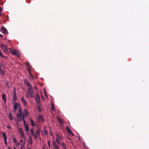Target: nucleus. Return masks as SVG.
Wrapping results in <instances>:
<instances>
[{"label":"nucleus","instance_id":"21","mask_svg":"<svg viewBox=\"0 0 149 149\" xmlns=\"http://www.w3.org/2000/svg\"><path fill=\"white\" fill-rule=\"evenodd\" d=\"M60 146H62L63 148L64 149H66V146L63 143H62V142H61V144L59 145Z\"/></svg>","mask_w":149,"mask_h":149},{"label":"nucleus","instance_id":"25","mask_svg":"<svg viewBox=\"0 0 149 149\" xmlns=\"http://www.w3.org/2000/svg\"><path fill=\"white\" fill-rule=\"evenodd\" d=\"M25 144V142H24L23 144H21V147H20V148L21 149H23L24 148V145Z\"/></svg>","mask_w":149,"mask_h":149},{"label":"nucleus","instance_id":"13","mask_svg":"<svg viewBox=\"0 0 149 149\" xmlns=\"http://www.w3.org/2000/svg\"><path fill=\"white\" fill-rule=\"evenodd\" d=\"M37 118L38 119L40 123H42L43 121V118L42 116L40 115H39L37 117Z\"/></svg>","mask_w":149,"mask_h":149},{"label":"nucleus","instance_id":"36","mask_svg":"<svg viewBox=\"0 0 149 149\" xmlns=\"http://www.w3.org/2000/svg\"><path fill=\"white\" fill-rule=\"evenodd\" d=\"M2 10V8H1V7H0V11H1Z\"/></svg>","mask_w":149,"mask_h":149},{"label":"nucleus","instance_id":"37","mask_svg":"<svg viewBox=\"0 0 149 149\" xmlns=\"http://www.w3.org/2000/svg\"><path fill=\"white\" fill-rule=\"evenodd\" d=\"M8 49H9L11 52V51L12 50L10 48H8Z\"/></svg>","mask_w":149,"mask_h":149},{"label":"nucleus","instance_id":"10","mask_svg":"<svg viewBox=\"0 0 149 149\" xmlns=\"http://www.w3.org/2000/svg\"><path fill=\"white\" fill-rule=\"evenodd\" d=\"M19 106V104L18 103H15L14 105V110L13 111L15 112L16 111L17 108Z\"/></svg>","mask_w":149,"mask_h":149},{"label":"nucleus","instance_id":"39","mask_svg":"<svg viewBox=\"0 0 149 149\" xmlns=\"http://www.w3.org/2000/svg\"><path fill=\"white\" fill-rule=\"evenodd\" d=\"M8 149H12V148L10 147H9L8 148Z\"/></svg>","mask_w":149,"mask_h":149},{"label":"nucleus","instance_id":"27","mask_svg":"<svg viewBox=\"0 0 149 149\" xmlns=\"http://www.w3.org/2000/svg\"><path fill=\"white\" fill-rule=\"evenodd\" d=\"M18 112L19 113V114H22V109L20 107L19 109Z\"/></svg>","mask_w":149,"mask_h":149},{"label":"nucleus","instance_id":"5","mask_svg":"<svg viewBox=\"0 0 149 149\" xmlns=\"http://www.w3.org/2000/svg\"><path fill=\"white\" fill-rule=\"evenodd\" d=\"M18 131L19 132V134L20 135V138H23L25 140V138L24 136V132L22 130V129L20 128H19L18 130Z\"/></svg>","mask_w":149,"mask_h":149},{"label":"nucleus","instance_id":"41","mask_svg":"<svg viewBox=\"0 0 149 149\" xmlns=\"http://www.w3.org/2000/svg\"><path fill=\"white\" fill-rule=\"evenodd\" d=\"M30 76H31V77L32 78H33V76H32V75L31 74H30Z\"/></svg>","mask_w":149,"mask_h":149},{"label":"nucleus","instance_id":"47","mask_svg":"<svg viewBox=\"0 0 149 149\" xmlns=\"http://www.w3.org/2000/svg\"><path fill=\"white\" fill-rule=\"evenodd\" d=\"M83 145H85V144H84V143H83Z\"/></svg>","mask_w":149,"mask_h":149},{"label":"nucleus","instance_id":"19","mask_svg":"<svg viewBox=\"0 0 149 149\" xmlns=\"http://www.w3.org/2000/svg\"><path fill=\"white\" fill-rule=\"evenodd\" d=\"M8 117L9 119L11 120H13V117L12 115V114L11 113H9V114H8Z\"/></svg>","mask_w":149,"mask_h":149},{"label":"nucleus","instance_id":"45","mask_svg":"<svg viewBox=\"0 0 149 149\" xmlns=\"http://www.w3.org/2000/svg\"><path fill=\"white\" fill-rule=\"evenodd\" d=\"M1 13H0V16H1Z\"/></svg>","mask_w":149,"mask_h":149},{"label":"nucleus","instance_id":"11","mask_svg":"<svg viewBox=\"0 0 149 149\" xmlns=\"http://www.w3.org/2000/svg\"><path fill=\"white\" fill-rule=\"evenodd\" d=\"M35 100L37 103L39 104L40 102V98L38 96V94H37V95L35 97Z\"/></svg>","mask_w":149,"mask_h":149},{"label":"nucleus","instance_id":"44","mask_svg":"<svg viewBox=\"0 0 149 149\" xmlns=\"http://www.w3.org/2000/svg\"><path fill=\"white\" fill-rule=\"evenodd\" d=\"M13 148L14 149H16L15 147H14Z\"/></svg>","mask_w":149,"mask_h":149},{"label":"nucleus","instance_id":"9","mask_svg":"<svg viewBox=\"0 0 149 149\" xmlns=\"http://www.w3.org/2000/svg\"><path fill=\"white\" fill-rule=\"evenodd\" d=\"M21 101L24 106H27V102L26 101V100L23 97H22L21 98Z\"/></svg>","mask_w":149,"mask_h":149},{"label":"nucleus","instance_id":"15","mask_svg":"<svg viewBox=\"0 0 149 149\" xmlns=\"http://www.w3.org/2000/svg\"><path fill=\"white\" fill-rule=\"evenodd\" d=\"M2 66V64L1 63H0V73L2 75H4L5 74V71L2 70L1 69V67Z\"/></svg>","mask_w":149,"mask_h":149},{"label":"nucleus","instance_id":"43","mask_svg":"<svg viewBox=\"0 0 149 149\" xmlns=\"http://www.w3.org/2000/svg\"><path fill=\"white\" fill-rule=\"evenodd\" d=\"M0 37H2V35L1 34H0Z\"/></svg>","mask_w":149,"mask_h":149},{"label":"nucleus","instance_id":"49","mask_svg":"<svg viewBox=\"0 0 149 149\" xmlns=\"http://www.w3.org/2000/svg\"><path fill=\"white\" fill-rule=\"evenodd\" d=\"M28 149H31V148H29Z\"/></svg>","mask_w":149,"mask_h":149},{"label":"nucleus","instance_id":"40","mask_svg":"<svg viewBox=\"0 0 149 149\" xmlns=\"http://www.w3.org/2000/svg\"><path fill=\"white\" fill-rule=\"evenodd\" d=\"M34 88H35V89H37V87H36V86H35V87H34Z\"/></svg>","mask_w":149,"mask_h":149},{"label":"nucleus","instance_id":"20","mask_svg":"<svg viewBox=\"0 0 149 149\" xmlns=\"http://www.w3.org/2000/svg\"><path fill=\"white\" fill-rule=\"evenodd\" d=\"M28 142L29 144H31L32 143V137L31 136L29 137V140H28Z\"/></svg>","mask_w":149,"mask_h":149},{"label":"nucleus","instance_id":"6","mask_svg":"<svg viewBox=\"0 0 149 149\" xmlns=\"http://www.w3.org/2000/svg\"><path fill=\"white\" fill-rule=\"evenodd\" d=\"M11 53L13 55H15L18 57L20 56L19 52L16 50H13L11 51Z\"/></svg>","mask_w":149,"mask_h":149},{"label":"nucleus","instance_id":"26","mask_svg":"<svg viewBox=\"0 0 149 149\" xmlns=\"http://www.w3.org/2000/svg\"><path fill=\"white\" fill-rule=\"evenodd\" d=\"M2 135L3 136V137L4 139H7L6 134L4 132H3V133Z\"/></svg>","mask_w":149,"mask_h":149},{"label":"nucleus","instance_id":"31","mask_svg":"<svg viewBox=\"0 0 149 149\" xmlns=\"http://www.w3.org/2000/svg\"><path fill=\"white\" fill-rule=\"evenodd\" d=\"M13 141H14L15 143H17V141L15 138H14L13 139Z\"/></svg>","mask_w":149,"mask_h":149},{"label":"nucleus","instance_id":"30","mask_svg":"<svg viewBox=\"0 0 149 149\" xmlns=\"http://www.w3.org/2000/svg\"><path fill=\"white\" fill-rule=\"evenodd\" d=\"M48 144L49 145V148H50V142L49 141H48Z\"/></svg>","mask_w":149,"mask_h":149},{"label":"nucleus","instance_id":"16","mask_svg":"<svg viewBox=\"0 0 149 149\" xmlns=\"http://www.w3.org/2000/svg\"><path fill=\"white\" fill-rule=\"evenodd\" d=\"M1 31L4 34H6L8 33L6 29L4 27H2L1 28Z\"/></svg>","mask_w":149,"mask_h":149},{"label":"nucleus","instance_id":"46","mask_svg":"<svg viewBox=\"0 0 149 149\" xmlns=\"http://www.w3.org/2000/svg\"><path fill=\"white\" fill-rule=\"evenodd\" d=\"M39 139H40V140H41V138H39Z\"/></svg>","mask_w":149,"mask_h":149},{"label":"nucleus","instance_id":"7","mask_svg":"<svg viewBox=\"0 0 149 149\" xmlns=\"http://www.w3.org/2000/svg\"><path fill=\"white\" fill-rule=\"evenodd\" d=\"M1 47L2 49L3 52L6 53H7V47L5 45L1 44Z\"/></svg>","mask_w":149,"mask_h":149},{"label":"nucleus","instance_id":"14","mask_svg":"<svg viewBox=\"0 0 149 149\" xmlns=\"http://www.w3.org/2000/svg\"><path fill=\"white\" fill-rule=\"evenodd\" d=\"M24 81L25 84L29 88L32 87L31 84L27 80H25Z\"/></svg>","mask_w":149,"mask_h":149},{"label":"nucleus","instance_id":"29","mask_svg":"<svg viewBox=\"0 0 149 149\" xmlns=\"http://www.w3.org/2000/svg\"><path fill=\"white\" fill-rule=\"evenodd\" d=\"M42 149H48L46 147V146L45 145L44 146H43L42 147Z\"/></svg>","mask_w":149,"mask_h":149},{"label":"nucleus","instance_id":"32","mask_svg":"<svg viewBox=\"0 0 149 149\" xmlns=\"http://www.w3.org/2000/svg\"><path fill=\"white\" fill-rule=\"evenodd\" d=\"M4 140L5 143L6 145H7V139H4Z\"/></svg>","mask_w":149,"mask_h":149},{"label":"nucleus","instance_id":"33","mask_svg":"<svg viewBox=\"0 0 149 149\" xmlns=\"http://www.w3.org/2000/svg\"><path fill=\"white\" fill-rule=\"evenodd\" d=\"M0 56L2 57H4L5 56H3L2 55V53L0 51Z\"/></svg>","mask_w":149,"mask_h":149},{"label":"nucleus","instance_id":"3","mask_svg":"<svg viewBox=\"0 0 149 149\" xmlns=\"http://www.w3.org/2000/svg\"><path fill=\"white\" fill-rule=\"evenodd\" d=\"M56 141L59 145H60L61 140L63 138V136L62 135L59 133H56Z\"/></svg>","mask_w":149,"mask_h":149},{"label":"nucleus","instance_id":"22","mask_svg":"<svg viewBox=\"0 0 149 149\" xmlns=\"http://www.w3.org/2000/svg\"><path fill=\"white\" fill-rule=\"evenodd\" d=\"M2 99L4 101V103H5L6 102V95L5 94H2Z\"/></svg>","mask_w":149,"mask_h":149},{"label":"nucleus","instance_id":"38","mask_svg":"<svg viewBox=\"0 0 149 149\" xmlns=\"http://www.w3.org/2000/svg\"><path fill=\"white\" fill-rule=\"evenodd\" d=\"M23 142V140L21 139L20 140V142L21 143H22Z\"/></svg>","mask_w":149,"mask_h":149},{"label":"nucleus","instance_id":"4","mask_svg":"<svg viewBox=\"0 0 149 149\" xmlns=\"http://www.w3.org/2000/svg\"><path fill=\"white\" fill-rule=\"evenodd\" d=\"M16 117L17 118V122H19L23 120L24 123H25V121L23 115L22 114H17Z\"/></svg>","mask_w":149,"mask_h":149},{"label":"nucleus","instance_id":"17","mask_svg":"<svg viewBox=\"0 0 149 149\" xmlns=\"http://www.w3.org/2000/svg\"><path fill=\"white\" fill-rule=\"evenodd\" d=\"M66 130L68 133H70L72 135L74 136L73 133L70 130V129L68 127V126H66Z\"/></svg>","mask_w":149,"mask_h":149},{"label":"nucleus","instance_id":"42","mask_svg":"<svg viewBox=\"0 0 149 149\" xmlns=\"http://www.w3.org/2000/svg\"><path fill=\"white\" fill-rule=\"evenodd\" d=\"M29 63H26V64H27V65H29Z\"/></svg>","mask_w":149,"mask_h":149},{"label":"nucleus","instance_id":"48","mask_svg":"<svg viewBox=\"0 0 149 149\" xmlns=\"http://www.w3.org/2000/svg\"><path fill=\"white\" fill-rule=\"evenodd\" d=\"M45 132H45L46 134H47L46 132V131H45Z\"/></svg>","mask_w":149,"mask_h":149},{"label":"nucleus","instance_id":"2","mask_svg":"<svg viewBox=\"0 0 149 149\" xmlns=\"http://www.w3.org/2000/svg\"><path fill=\"white\" fill-rule=\"evenodd\" d=\"M26 97L29 98L30 97L33 98L34 96L33 95V92L32 90V87L28 88V91L26 93Z\"/></svg>","mask_w":149,"mask_h":149},{"label":"nucleus","instance_id":"8","mask_svg":"<svg viewBox=\"0 0 149 149\" xmlns=\"http://www.w3.org/2000/svg\"><path fill=\"white\" fill-rule=\"evenodd\" d=\"M53 149H59L58 146L56 144L54 141L52 142Z\"/></svg>","mask_w":149,"mask_h":149},{"label":"nucleus","instance_id":"1","mask_svg":"<svg viewBox=\"0 0 149 149\" xmlns=\"http://www.w3.org/2000/svg\"><path fill=\"white\" fill-rule=\"evenodd\" d=\"M31 133L35 139H37L40 135V132L39 130H37L35 132H34L33 129L32 128L31 130Z\"/></svg>","mask_w":149,"mask_h":149},{"label":"nucleus","instance_id":"12","mask_svg":"<svg viewBox=\"0 0 149 149\" xmlns=\"http://www.w3.org/2000/svg\"><path fill=\"white\" fill-rule=\"evenodd\" d=\"M13 98L14 101H16L17 99L16 93L15 90H14V92L13 94Z\"/></svg>","mask_w":149,"mask_h":149},{"label":"nucleus","instance_id":"18","mask_svg":"<svg viewBox=\"0 0 149 149\" xmlns=\"http://www.w3.org/2000/svg\"><path fill=\"white\" fill-rule=\"evenodd\" d=\"M24 114L26 116H28L29 115V113L27 110L25 109L24 110Z\"/></svg>","mask_w":149,"mask_h":149},{"label":"nucleus","instance_id":"35","mask_svg":"<svg viewBox=\"0 0 149 149\" xmlns=\"http://www.w3.org/2000/svg\"><path fill=\"white\" fill-rule=\"evenodd\" d=\"M20 143H17L16 145V146H19V145H20Z\"/></svg>","mask_w":149,"mask_h":149},{"label":"nucleus","instance_id":"34","mask_svg":"<svg viewBox=\"0 0 149 149\" xmlns=\"http://www.w3.org/2000/svg\"><path fill=\"white\" fill-rule=\"evenodd\" d=\"M7 128H8V129H10L11 128V126L10 125H8L7 126Z\"/></svg>","mask_w":149,"mask_h":149},{"label":"nucleus","instance_id":"28","mask_svg":"<svg viewBox=\"0 0 149 149\" xmlns=\"http://www.w3.org/2000/svg\"><path fill=\"white\" fill-rule=\"evenodd\" d=\"M51 109H52V110H54V105L53 104H51Z\"/></svg>","mask_w":149,"mask_h":149},{"label":"nucleus","instance_id":"23","mask_svg":"<svg viewBox=\"0 0 149 149\" xmlns=\"http://www.w3.org/2000/svg\"><path fill=\"white\" fill-rule=\"evenodd\" d=\"M30 121L31 124V125L32 126H34V127L35 126V124H34V122H33V120H31V119H30Z\"/></svg>","mask_w":149,"mask_h":149},{"label":"nucleus","instance_id":"24","mask_svg":"<svg viewBox=\"0 0 149 149\" xmlns=\"http://www.w3.org/2000/svg\"><path fill=\"white\" fill-rule=\"evenodd\" d=\"M24 127L26 131L28 132L29 130L28 126L27 125L24 124Z\"/></svg>","mask_w":149,"mask_h":149}]
</instances>
